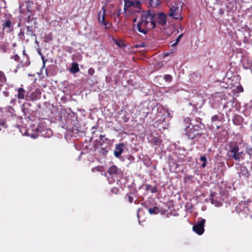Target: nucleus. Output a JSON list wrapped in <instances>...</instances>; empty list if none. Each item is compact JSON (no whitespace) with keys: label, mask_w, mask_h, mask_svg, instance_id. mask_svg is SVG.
Listing matches in <instances>:
<instances>
[{"label":"nucleus","mask_w":252,"mask_h":252,"mask_svg":"<svg viewBox=\"0 0 252 252\" xmlns=\"http://www.w3.org/2000/svg\"><path fill=\"white\" fill-rule=\"evenodd\" d=\"M99 140H95L94 143V148L97 149L99 147H102L108 144V139L105 137L104 135H100L99 136Z\"/></svg>","instance_id":"nucleus-10"},{"label":"nucleus","mask_w":252,"mask_h":252,"mask_svg":"<svg viewBox=\"0 0 252 252\" xmlns=\"http://www.w3.org/2000/svg\"><path fill=\"white\" fill-rule=\"evenodd\" d=\"M100 147L101 150L100 152L102 153L103 155H105L108 152V150H106L107 145H104Z\"/></svg>","instance_id":"nucleus-35"},{"label":"nucleus","mask_w":252,"mask_h":252,"mask_svg":"<svg viewBox=\"0 0 252 252\" xmlns=\"http://www.w3.org/2000/svg\"><path fill=\"white\" fill-rule=\"evenodd\" d=\"M102 10V16L101 17V11H100L98 14V20L99 22L102 25L105 26L106 29H109L111 27V25L108 24V22L105 21V14L106 10L104 6H103L101 8Z\"/></svg>","instance_id":"nucleus-8"},{"label":"nucleus","mask_w":252,"mask_h":252,"mask_svg":"<svg viewBox=\"0 0 252 252\" xmlns=\"http://www.w3.org/2000/svg\"><path fill=\"white\" fill-rule=\"evenodd\" d=\"M222 118L220 117L218 115H215L211 117V124L208 126V127L210 130H213L214 128V126H216V129L218 130L221 127L220 125H219L218 123L222 122Z\"/></svg>","instance_id":"nucleus-6"},{"label":"nucleus","mask_w":252,"mask_h":252,"mask_svg":"<svg viewBox=\"0 0 252 252\" xmlns=\"http://www.w3.org/2000/svg\"><path fill=\"white\" fill-rule=\"evenodd\" d=\"M206 220L205 219H201V220L195 224L192 227L193 230L198 235H202L204 231V224Z\"/></svg>","instance_id":"nucleus-7"},{"label":"nucleus","mask_w":252,"mask_h":252,"mask_svg":"<svg viewBox=\"0 0 252 252\" xmlns=\"http://www.w3.org/2000/svg\"><path fill=\"white\" fill-rule=\"evenodd\" d=\"M121 170L116 165H113L110 167L106 172L105 173V176L107 178L109 184L114 183L120 175Z\"/></svg>","instance_id":"nucleus-4"},{"label":"nucleus","mask_w":252,"mask_h":252,"mask_svg":"<svg viewBox=\"0 0 252 252\" xmlns=\"http://www.w3.org/2000/svg\"><path fill=\"white\" fill-rule=\"evenodd\" d=\"M97 127H95V126H93L92 128V130L94 129H96Z\"/></svg>","instance_id":"nucleus-58"},{"label":"nucleus","mask_w":252,"mask_h":252,"mask_svg":"<svg viewBox=\"0 0 252 252\" xmlns=\"http://www.w3.org/2000/svg\"><path fill=\"white\" fill-rule=\"evenodd\" d=\"M153 143L155 144V145H158L159 143V139L158 138V137H155L153 138Z\"/></svg>","instance_id":"nucleus-44"},{"label":"nucleus","mask_w":252,"mask_h":252,"mask_svg":"<svg viewBox=\"0 0 252 252\" xmlns=\"http://www.w3.org/2000/svg\"><path fill=\"white\" fill-rule=\"evenodd\" d=\"M183 3L180 1H176L171 4L170 8L168 15L169 17H173L174 19L181 20L182 17L181 13L182 10Z\"/></svg>","instance_id":"nucleus-3"},{"label":"nucleus","mask_w":252,"mask_h":252,"mask_svg":"<svg viewBox=\"0 0 252 252\" xmlns=\"http://www.w3.org/2000/svg\"><path fill=\"white\" fill-rule=\"evenodd\" d=\"M146 190L150 191L152 193H156L158 191L157 187L156 186H152L151 185H146Z\"/></svg>","instance_id":"nucleus-24"},{"label":"nucleus","mask_w":252,"mask_h":252,"mask_svg":"<svg viewBox=\"0 0 252 252\" xmlns=\"http://www.w3.org/2000/svg\"><path fill=\"white\" fill-rule=\"evenodd\" d=\"M17 97L19 99H26V100H29L28 97H25L26 96V91L24 89V88L21 87L18 89L17 90Z\"/></svg>","instance_id":"nucleus-17"},{"label":"nucleus","mask_w":252,"mask_h":252,"mask_svg":"<svg viewBox=\"0 0 252 252\" xmlns=\"http://www.w3.org/2000/svg\"><path fill=\"white\" fill-rule=\"evenodd\" d=\"M144 45L145 44L144 43H142L140 45V47H144Z\"/></svg>","instance_id":"nucleus-57"},{"label":"nucleus","mask_w":252,"mask_h":252,"mask_svg":"<svg viewBox=\"0 0 252 252\" xmlns=\"http://www.w3.org/2000/svg\"><path fill=\"white\" fill-rule=\"evenodd\" d=\"M134 0H124V9L126 10L127 8H129L133 5Z\"/></svg>","instance_id":"nucleus-22"},{"label":"nucleus","mask_w":252,"mask_h":252,"mask_svg":"<svg viewBox=\"0 0 252 252\" xmlns=\"http://www.w3.org/2000/svg\"><path fill=\"white\" fill-rule=\"evenodd\" d=\"M32 20V19L31 18V15H28V18H27V22L28 23H31Z\"/></svg>","instance_id":"nucleus-47"},{"label":"nucleus","mask_w":252,"mask_h":252,"mask_svg":"<svg viewBox=\"0 0 252 252\" xmlns=\"http://www.w3.org/2000/svg\"><path fill=\"white\" fill-rule=\"evenodd\" d=\"M184 34L183 33H182L180 35H179L178 36V37H179L180 39L181 38V37L183 36Z\"/></svg>","instance_id":"nucleus-51"},{"label":"nucleus","mask_w":252,"mask_h":252,"mask_svg":"<svg viewBox=\"0 0 252 252\" xmlns=\"http://www.w3.org/2000/svg\"><path fill=\"white\" fill-rule=\"evenodd\" d=\"M8 111H10V110H13V109H12V108H11V107H9L8 108Z\"/></svg>","instance_id":"nucleus-53"},{"label":"nucleus","mask_w":252,"mask_h":252,"mask_svg":"<svg viewBox=\"0 0 252 252\" xmlns=\"http://www.w3.org/2000/svg\"><path fill=\"white\" fill-rule=\"evenodd\" d=\"M11 58L16 62H19L20 61V57L17 54H15Z\"/></svg>","instance_id":"nucleus-40"},{"label":"nucleus","mask_w":252,"mask_h":252,"mask_svg":"<svg viewBox=\"0 0 252 252\" xmlns=\"http://www.w3.org/2000/svg\"><path fill=\"white\" fill-rule=\"evenodd\" d=\"M1 127L3 128H6L7 126L6 125L5 120L3 118H0V131L1 129Z\"/></svg>","instance_id":"nucleus-30"},{"label":"nucleus","mask_w":252,"mask_h":252,"mask_svg":"<svg viewBox=\"0 0 252 252\" xmlns=\"http://www.w3.org/2000/svg\"><path fill=\"white\" fill-rule=\"evenodd\" d=\"M211 203L213 204H214L216 206H219L220 204V203H219V201L216 200L214 198H212V200H211Z\"/></svg>","instance_id":"nucleus-38"},{"label":"nucleus","mask_w":252,"mask_h":252,"mask_svg":"<svg viewBox=\"0 0 252 252\" xmlns=\"http://www.w3.org/2000/svg\"><path fill=\"white\" fill-rule=\"evenodd\" d=\"M70 71L72 73H76L78 72L79 71V68L78 63H73Z\"/></svg>","instance_id":"nucleus-23"},{"label":"nucleus","mask_w":252,"mask_h":252,"mask_svg":"<svg viewBox=\"0 0 252 252\" xmlns=\"http://www.w3.org/2000/svg\"><path fill=\"white\" fill-rule=\"evenodd\" d=\"M246 153L250 156V158H252V147H247Z\"/></svg>","instance_id":"nucleus-33"},{"label":"nucleus","mask_w":252,"mask_h":252,"mask_svg":"<svg viewBox=\"0 0 252 252\" xmlns=\"http://www.w3.org/2000/svg\"><path fill=\"white\" fill-rule=\"evenodd\" d=\"M250 164H251L250 169L252 171V161L251 162Z\"/></svg>","instance_id":"nucleus-52"},{"label":"nucleus","mask_w":252,"mask_h":252,"mask_svg":"<svg viewBox=\"0 0 252 252\" xmlns=\"http://www.w3.org/2000/svg\"><path fill=\"white\" fill-rule=\"evenodd\" d=\"M7 82V78L5 73L0 70V87H2Z\"/></svg>","instance_id":"nucleus-20"},{"label":"nucleus","mask_w":252,"mask_h":252,"mask_svg":"<svg viewBox=\"0 0 252 252\" xmlns=\"http://www.w3.org/2000/svg\"><path fill=\"white\" fill-rule=\"evenodd\" d=\"M103 170V167L102 166H97L94 167L92 169V171L93 172H94L96 171L97 172H102Z\"/></svg>","instance_id":"nucleus-31"},{"label":"nucleus","mask_w":252,"mask_h":252,"mask_svg":"<svg viewBox=\"0 0 252 252\" xmlns=\"http://www.w3.org/2000/svg\"><path fill=\"white\" fill-rule=\"evenodd\" d=\"M113 11H112L111 12H110L109 13H108V15L110 16V15L113 14Z\"/></svg>","instance_id":"nucleus-54"},{"label":"nucleus","mask_w":252,"mask_h":252,"mask_svg":"<svg viewBox=\"0 0 252 252\" xmlns=\"http://www.w3.org/2000/svg\"><path fill=\"white\" fill-rule=\"evenodd\" d=\"M3 93L5 96H8L9 95V92L7 91H4Z\"/></svg>","instance_id":"nucleus-48"},{"label":"nucleus","mask_w":252,"mask_h":252,"mask_svg":"<svg viewBox=\"0 0 252 252\" xmlns=\"http://www.w3.org/2000/svg\"><path fill=\"white\" fill-rule=\"evenodd\" d=\"M217 194V193L215 192H211L210 194V200H212V198H214V197Z\"/></svg>","instance_id":"nucleus-45"},{"label":"nucleus","mask_w":252,"mask_h":252,"mask_svg":"<svg viewBox=\"0 0 252 252\" xmlns=\"http://www.w3.org/2000/svg\"><path fill=\"white\" fill-rule=\"evenodd\" d=\"M125 199L129 203H132L134 200V198L132 196V193L131 192L126 193L125 196Z\"/></svg>","instance_id":"nucleus-26"},{"label":"nucleus","mask_w":252,"mask_h":252,"mask_svg":"<svg viewBox=\"0 0 252 252\" xmlns=\"http://www.w3.org/2000/svg\"><path fill=\"white\" fill-rule=\"evenodd\" d=\"M133 4H133V5H132V7L139 8L141 5V2H140V1L134 0Z\"/></svg>","instance_id":"nucleus-37"},{"label":"nucleus","mask_w":252,"mask_h":252,"mask_svg":"<svg viewBox=\"0 0 252 252\" xmlns=\"http://www.w3.org/2000/svg\"><path fill=\"white\" fill-rule=\"evenodd\" d=\"M95 132H96L95 130H93V131H92V133L93 135H94V134H95Z\"/></svg>","instance_id":"nucleus-50"},{"label":"nucleus","mask_w":252,"mask_h":252,"mask_svg":"<svg viewBox=\"0 0 252 252\" xmlns=\"http://www.w3.org/2000/svg\"><path fill=\"white\" fill-rule=\"evenodd\" d=\"M125 144L123 143H119L116 145L114 152V155L116 158H120L124 151L123 148Z\"/></svg>","instance_id":"nucleus-14"},{"label":"nucleus","mask_w":252,"mask_h":252,"mask_svg":"<svg viewBox=\"0 0 252 252\" xmlns=\"http://www.w3.org/2000/svg\"><path fill=\"white\" fill-rule=\"evenodd\" d=\"M28 13H31V11L30 10H29L28 11Z\"/></svg>","instance_id":"nucleus-60"},{"label":"nucleus","mask_w":252,"mask_h":252,"mask_svg":"<svg viewBox=\"0 0 252 252\" xmlns=\"http://www.w3.org/2000/svg\"><path fill=\"white\" fill-rule=\"evenodd\" d=\"M18 37H19V38L21 40H26L25 36V32H24V31L23 30V29L20 30V32L18 33ZM26 41L27 42H28L29 41V38L26 39Z\"/></svg>","instance_id":"nucleus-27"},{"label":"nucleus","mask_w":252,"mask_h":252,"mask_svg":"<svg viewBox=\"0 0 252 252\" xmlns=\"http://www.w3.org/2000/svg\"><path fill=\"white\" fill-rule=\"evenodd\" d=\"M36 131L39 133V134L40 133L41 136L45 137H50L53 134L52 131L50 128L41 129V127L40 126H38Z\"/></svg>","instance_id":"nucleus-13"},{"label":"nucleus","mask_w":252,"mask_h":252,"mask_svg":"<svg viewBox=\"0 0 252 252\" xmlns=\"http://www.w3.org/2000/svg\"><path fill=\"white\" fill-rule=\"evenodd\" d=\"M115 42L120 47H122V45H124L123 44L120 43L116 39H115Z\"/></svg>","instance_id":"nucleus-46"},{"label":"nucleus","mask_w":252,"mask_h":252,"mask_svg":"<svg viewBox=\"0 0 252 252\" xmlns=\"http://www.w3.org/2000/svg\"><path fill=\"white\" fill-rule=\"evenodd\" d=\"M22 109H23V112L25 113V111L26 110V109L23 108Z\"/></svg>","instance_id":"nucleus-59"},{"label":"nucleus","mask_w":252,"mask_h":252,"mask_svg":"<svg viewBox=\"0 0 252 252\" xmlns=\"http://www.w3.org/2000/svg\"><path fill=\"white\" fill-rule=\"evenodd\" d=\"M178 167V165L176 164V167L177 168Z\"/></svg>","instance_id":"nucleus-61"},{"label":"nucleus","mask_w":252,"mask_h":252,"mask_svg":"<svg viewBox=\"0 0 252 252\" xmlns=\"http://www.w3.org/2000/svg\"><path fill=\"white\" fill-rule=\"evenodd\" d=\"M164 0H158L159 1L160 4H161Z\"/></svg>","instance_id":"nucleus-56"},{"label":"nucleus","mask_w":252,"mask_h":252,"mask_svg":"<svg viewBox=\"0 0 252 252\" xmlns=\"http://www.w3.org/2000/svg\"><path fill=\"white\" fill-rule=\"evenodd\" d=\"M200 160L202 161H203V163L201 165L202 167H205L206 165V161L207 159L205 156H201L200 158Z\"/></svg>","instance_id":"nucleus-32"},{"label":"nucleus","mask_w":252,"mask_h":252,"mask_svg":"<svg viewBox=\"0 0 252 252\" xmlns=\"http://www.w3.org/2000/svg\"><path fill=\"white\" fill-rule=\"evenodd\" d=\"M53 40V34L52 32L46 34L44 37V42L45 43H50Z\"/></svg>","instance_id":"nucleus-25"},{"label":"nucleus","mask_w":252,"mask_h":252,"mask_svg":"<svg viewBox=\"0 0 252 252\" xmlns=\"http://www.w3.org/2000/svg\"><path fill=\"white\" fill-rule=\"evenodd\" d=\"M142 2H145L149 4L152 7H156L160 5L159 1L158 0H140Z\"/></svg>","instance_id":"nucleus-18"},{"label":"nucleus","mask_w":252,"mask_h":252,"mask_svg":"<svg viewBox=\"0 0 252 252\" xmlns=\"http://www.w3.org/2000/svg\"><path fill=\"white\" fill-rule=\"evenodd\" d=\"M121 10L120 9H115L113 10V14L110 15V17L114 18L116 21V18H118L121 14Z\"/></svg>","instance_id":"nucleus-21"},{"label":"nucleus","mask_w":252,"mask_h":252,"mask_svg":"<svg viewBox=\"0 0 252 252\" xmlns=\"http://www.w3.org/2000/svg\"><path fill=\"white\" fill-rule=\"evenodd\" d=\"M172 76L169 74L165 75L164 77V79L166 82H170L172 81Z\"/></svg>","instance_id":"nucleus-34"},{"label":"nucleus","mask_w":252,"mask_h":252,"mask_svg":"<svg viewBox=\"0 0 252 252\" xmlns=\"http://www.w3.org/2000/svg\"><path fill=\"white\" fill-rule=\"evenodd\" d=\"M88 72L90 75H93L94 73V69L93 68L91 67L88 69Z\"/></svg>","instance_id":"nucleus-42"},{"label":"nucleus","mask_w":252,"mask_h":252,"mask_svg":"<svg viewBox=\"0 0 252 252\" xmlns=\"http://www.w3.org/2000/svg\"><path fill=\"white\" fill-rule=\"evenodd\" d=\"M240 89H239V91H240V92H243V87H242L241 86H240Z\"/></svg>","instance_id":"nucleus-49"},{"label":"nucleus","mask_w":252,"mask_h":252,"mask_svg":"<svg viewBox=\"0 0 252 252\" xmlns=\"http://www.w3.org/2000/svg\"><path fill=\"white\" fill-rule=\"evenodd\" d=\"M24 57L20 63L17 65L16 69L27 67L30 64V59L28 55H26L25 51L23 50Z\"/></svg>","instance_id":"nucleus-11"},{"label":"nucleus","mask_w":252,"mask_h":252,"mask_svg":"<svg viewBox=\"0 0 252 252\" xmlns=\"http://www.w3.org/2000/svg\"><path fill=\"white\" fill-rule=\"evenodd\" d=\"M201 129V127L198 124L191 126V127H190V126H189L186 129V134L189 139L193 140L196 136L200 137L202 135V133L198 132Z\"/></svg>","instance_id":"nucleus-5"},{"label":"nucleus","mask_w":252,"mask_h":252,"mask_svg":"<svg viewBox=\"0 0 252 252\" xmlns=\"http://www.w3.org/2000/svg\"><path fill=\"white\" fill-rule=\"evenodd\" d=\"M148 212L150 214H157L159 213V210L158 207H154L148 209Z\"/></svg>","instance_id":"nucleus-28"},{"label":"nucleus","mask_w":252,"mask_h":252,"mask_svg":"<svg viewBox=\"0 0 252 252\" xmlns=\"http://www.w3.org/2000/svg\"><path fill=\"white\" fill-rule=\"evenodd\" d=\"M41 90L40 89H36L34 91L32 92L28 97L29 100L34 101L39 99L41 97Z\"/></svg>","instance_id":"nucleus-12"},{"label":"nucleus","mask_w":252,"mask_h":252,"mask_svg":"<svg viewBox=\"0 0 252 252\" xmlns=\"http://www.w3.org/2000/svg\"><path fill=\"white\" fill-rule=\"evenodd\" d=\"M238 174L240 177H244L246 179L248 178L250 176V172L248 171L247 168L244 166L240 167Z\"/></svg>","instance_id":"nucleus-15"},{"label":"nucleus","mask_w":252,"mask_h":252,"mask_svg":"<svg viewBox=\"0 0 252 252\" xmlns=\"http://www.w3.org/2000/svg\"><path fill=\"white\" fill-rule=\"evenodd\" d=\"M0 50L3 53L7 52V47L5 45H2L0 46Z\"/></svg>","instance_id":"nucleus-39"},{"label":"nucleus","mask_w":252,"mask_h":252,"mask_svg":"<svg viewBox=\"0 0 252 252\" xmlns=\"http://www.w3.org/2000/svg\"><path fill=\"white\" fill-rule=\"evenodd\" d=\"M6 28H8L9 29V31H12L13 29L12 22L11 20L8 19L5 20L2 24L3 30H4Z\"/></svg>","instance_id":"nucleus-19"},{"label":"nucleus","mask_w":252,"mask_h":252,"mask_svg":"<svg viewBox=\"0 0 252 252\" xmlns=\"http://www.w3.org/2000/svg\"><path fill=\"white\" fill-rule=\"evenodd\" d=\"M175 155L178 158V161L179 162H183L185 160V155L184 154L180 155L178 153H175Z\"/></svg>","instance_id":"nucleus-29"},{"label":"nucleus","mask_w":252,"mask_h":252,"mask_svg":"<svg viewBox=\"0 0 252 252\" xmlns=\"http://www.w3.org/2000/svg\"><path fill=\"white\" fill-rule=\"evenodd\" d=\"M111 192L114 194H117L119 193L120 190L119 188L117 187H114L111 189Z\"/></svg>","instance_id":"nucleus-36"},{"label":"nucleus","mask_w":252,"mask_h":252,"mask_svg":"<svg viewBox=\"0 0 252 252\" xmlns=\"http://www.w3.org/2000/svg\"><path fill=\"white\" fill-rule=\"evenodd\" d=\"M26 34L28 37H35V42L38 43L36 39V36L33 29V27L32 26H27L26 27Z\"/></svg>","instance_id":"nucleus-16"},{"label":"nucleus","mask_w":252,"mask_h":252,"mask_svg":"<svg viewBox=\"0 0 252 252\" xmlns=\"http://www.w3.org/2000/svg\"><path fill=\"white\" fill-rule=\"evenodd\" d=\"M140 209H139L137 210V216H138H138H139V211H140Z\"/></svg>","instance_id":"nucleus-55"},{"label":"nucleus","mask_w":252,"mask_h":252,"mask_svg":"<svg viewBox=\"0 0 252 252\" xmlns=\"http://www.w3.org/2000/svg\"><path fill=\"white\" fill-rule=\"evenodd\" d=\"M180 38L179 37H177L176 40V42L174 43H173L172 45H171V46L172 47H175L177 44L178 43V42L180 41Z\"/></svg>","instance_id":"nucleus-43"},{"label":"nucleus","mask_w":252,"mask_h":252,"mask_svg":"<svg viewBox=\"0 0 252 252\" xmlns=\"http://www.w3.org/2000/svg\"><path fill=\"white\" fill-rule=\"evenodd\" d=\"M155 17L156 13L153 10L142 11L139 23L134 26V30L140 35L143 34V38L146 39L148 32L156 28Z\"/></svg>","instance_id":"nucleus-1"},{"label":"nucleus","mask_w":252,"mask_h":252,"mask_svg":"<svg viewBox=\"0 0 252 252\" xmlns=\"http://www.w3.org/2000/svg\"><path fill=\"white\" fill-rule=\"evenodd\" d=\"M191 180V178L189 176H186L184 179V182L185 183H189L190 181Z\"/></svg>","instance_id":"nucleus-41"},{"label":"nucleus","mask_w":252,"mask_h":252,"mask_svg":"<svg viewBox=\"0 0 252 252\" xmlns=\"http://www.w3.org/2000/svg\"><path fill=\"white\" fill-rule=\"evenodd\" d=\"M229 149L227 153V156L231 159L240 161L245 158V154L243 151L239 152V147L235 142H230L228 145Z\"/></svg>","instance_id":"nucleus-2"},{"label":"nucleus","mask_w":252,"mask_h":252,"mask_svg":"<svg viewBox=\"0 0 252 252\" xmlns=\"http://www.w3.org/2000/svg\"><path fill=\"white\" fill-rule=\"evenodd\" d=\"M166 15L161 12L156 14V24L158 23L162 26H165L166 24Z\"/></svg>","instance_id":"nucleus-9"}]
</instances>
